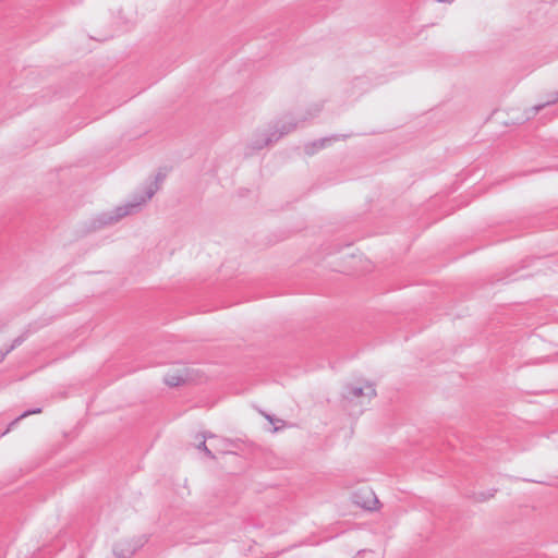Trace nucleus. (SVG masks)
Wrapping results in <instances>:
<instances>
[{
	"mask_svg": "<svg viewBox=\"0 0 558 558\" xmlns=\"http://www.w3.org/2000/svg\"><path fill=\"white\" fill-rule=\"evenodd\" d=\"M24 341H25V336H20L17 338H15L9 348H7L4 351H1L0 361H2L7 354H9L11 351H13L16 347L21 345Z\"/></svg>",
	"mask_w": 558,
	"mask_h": 558,
	"instance_id": "nucleus-9",
	"label": "nucleus"
},
{
	"mask_svg": "<svg viewBox=\"0 0 558 558\" xmlns=\"http://www.w3.org/2000/svg\"><path fill=\"white\" fill-rule=\"evenodd\" d=\"M454 0H438V2H442V3H451L453 2Z\"/></svg>",
	"mask_w": 558,
	"mask_h": 558,
	"instance_id": "nucleus-12",
	"label": "nucleus"
},
{
	"mask_svg": "<svg viewBox=\"0 0 558 558\" xmlns=\"http://www.w3.org/2000/svg\"><path fill=\"white\" fill-rule=\"evenodd\" d=\"M197 448L206 453L207 457L215 459V456L213 454L211 450L206 445V436L203 435V439L198 444Z\"/></svg>",
	"mask_w": 558,
	"mask_h": 558,
	"instance_id": "nucleus-11",
	"label": "nucleus"
},
{
	"mask_svg": "<svg viewBox=\"0 0 558 558\" xmlns=\"http://www.w3.org/2000/svg\"><path fill=\"white\" fill-rule=\"evenodd\" d=\"M558 102V92L555 93L553 95V97H550V99H548L546 102L544 104H541V105H537V106H534L531 111H532V114L535 116L537 112H539L543 108H545L546 106H549V105H553V104H556Z\"/></svg>",
	"mask_w": 558,
	"mask_h": 558,
	"instance_id": "nucleus-10",
	"label": "nucleus"
},
{
	"mask_svg": "<svg viewBox=\"0 0 558 558\" xmlns=\"http://www.w3.org/2000/svg\"><path fill=\"white\" fill-rule=\"evenodd\" d=\"M342 400L344 408L353 411L355 408H363L369 404L371 400L376 397V390L374 386L366 383L364 386L348 384L342 390ZM362 409L359 413H362Z\"/></svg>",
	"mask_w": 558,
	"mask_h": 558,
	"instance_id": "nucleus-2",
	"label": "nucleus"
},
{
	"mask_svg": "<svg viewBox=\"0 0 558 558\" xmlns=\"http://www.w3.org/2000/svg\"><path fill=\"white\" fill-rule=\"evenodd\" d=\"M146 537L141 536L136 539H123L113 547V554L117 558H131L135 551L146 543Z\"/></svg>",
	"mask_w": 558,
	"mask_h": 558,
	"instance_id": "nucleus-4",
	"label": "nucleus"
},
{
	"mask_svg": "<svg viewBox=\"0 0 558 558\" xmlns=\"http://www.w3.org/2000/svg\"><path fill=\"white\" fill-rule=\"evenodd\" d=\"M296 128V122L292 119L289 120H280L274 126V131L269 133H265L260 138H256L252 143V147L254 149H262L265 146H269L276 143L280 137L286 134H289Z\"/></svg>",
	"mask_w": 558,
	"mask_h": 558,
	"instance_id": "nucleus-3",
	"label": "nucleus"
},
{
	"mask_svg": "<svg viewBox=\"0 0 558 558\" xmlns=\"http://www.w3.org/2000/svg\"><path fill=\"white\" fill-rule=\"evenodd\" d=\"M40 412H41V409H40V408H36V409H33V410L25 411V412H24V413H22L19 417H16L14 421H12V422L10 423V425L8 426V428L5 429V432L3 433V435H4V434H7V433H9V432L11 430V428H12L13 426H15V425L21 421V420H23V418H25V417H27V416H29V415H32V414H38V413H40Z\"/></svg>",
	"mask_w": 558,
	"mask_h": 558,
	"instance_id": "nucleus-8",
	"label": "nucleus"
},
{
	"mask_svg": "<svg viewBox=\"0 0 558 558\" xmlns=\"http://www.w3.org/2000/svg\"><path fill=\"white\" fill-rule=\"evenodd\" d=\"M353 502L366 510H375L379 504L375 493L369 487H362L353 493Z\"/></svg>",
	"mask_w": 558,
	"mask_h": 558,
	"instance_id": "nucleus-5",
	"label": "nucleus"
},
{
	"mask_svg": "<svg viewBox=\"0 0 558 558\" xmlns=\"http://www.w3.org/2000/svg\"><path fill=\"white\" fill-rule=\"evenodd\" d=\"M337 140L336 136L333 137H325L320 138L318 141H315L313 143L306 144L304 147V150L307 155H314L317 150L324 148L327 143Z\"/></svg>",
	"mask_w": 558,
	"mask_h": 558,
	"instance_id": "nucleus-7",
	"label": "nucleus"
},
{
	"mask_svg": "<svg viewBox=\"0 0 558 558\" xmlns=\"http://www.w3.org/2000/svg\"><path fill=\"white\" fill-rule=\"evenodd\" d=\"M187 380V371L180 369L173 373H168L165 376V383L170 387H178Z\"/></svg>",
	"mask_w": 558,
	"mask_h": 558,
	"instance_id": "nucleus-6",
	"label": "nucleus"
},
{
	"mask_svg": "<svg viewBox=\"0 0 558 558\" xmlns=\"http://www.w3.org/2000/svg\"><path fill=\"white\" fill-rule=\"evenodd\" d=\"M166 174L162 172H158L155 177V180L148 184L145 190V195L135 196L134 199L125 205L118 206L112 211L102 213L94 220V229H98L105 226L113 225L118 222L123 217L131 215L132 213L140 209L142 204L146 203L150 199L156 192L160 189Z\"/></svg>",
	"mask_w": 558,
	"mask_h": 558,
	"instance_id": "nucleus-1",
	"label": "nucleus"
}]
</instances>
